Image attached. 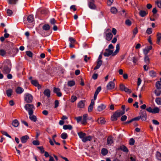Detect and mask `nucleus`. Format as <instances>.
I'll use <instances>...</instances> for the list:
<instances>
[{
    "label": "nucleus",
    "instance_id": "f257e3e1",
    "mask_svg": "<svg viewBox=\"0 0 161 161\" xmlns=\"http://www.w3.org/2000/svg\"><path fill=\"white\" fill-rule=\"evenodd\" d=\"M3 72L5 74L9 73L11 68V63L9 60H7L5 61L3 64Z\"/></svg>",
    "mask_w": 161,
    "mask_h": 161
},
{
    "label": "nucleus",
    "instance_id": "f03ea898",
    "mask_svg": "<svg viewBox=\"0 0 161 161\" xmlns=\"http://www.w3.org/2000/svg\"><path fill=\"white\" fill-rule=\"evenodd\" d=\"M119 49V45L117 44L116 46V50L114 52H113V50L109 49H105V52L103 53V55L105 57H108L110 55H112V56H115L118 53Z\"/></svg>",
    "mask_w": 161,
    "mask_h": 161
},
{
    "label": "nucleus",
    "instance_id": "7ed1b4c3",
    "mask_svg": "<svg viewBox=\"0 0 161 161\" xmlns=\"http://www.w3.org/2000/svg\"><path fill=\"white\" fill-rule=\"evenodd\" d=\"M110 30L109 29H107L105 30L104 35H105V39L108 41H110L113 36L112 33L109 31Z\"/></svg>",
    "mask_w": 161,
    "mask_h": 161
},
{
    "label": "nucleus",
    "instance_id": "20e7f679",
    "mask_svg": "<svg viewBox=\"0 0 161 161\" xmlns=\"http://www.w3.org/2000/svg\"><path fill=\"white\" fill-rule=\"evenodd\" d=\"M34 106L32 104H27L24 107L25 109L28 112L29 114H33Z\"/></svg>",
    "mask_w": 161,
    "mask_h": 161
},
{
    "label": "nucleus",
    "instance_id": "39448f33",
    "mask_svg": "<svg viewBox=\"0 0 161 161\" xmlns=\"http://www.w3.org/2000/svg\"><path fill=\"white\" fill-rule=\"evenodd\" d=\"M24 99L26 102L30 103L32 102L33 97L31 94L27 93L25 94Z\"/></svg>",
    "mask_w": 161,
    "mask_h": 161
},
{
    "label": "nucleus",
    "instance_id": "423d86ee",
    "mask_svg": "<svg viewBox=\"0 0 161 161\" xmlns=\"http://www.w3.org/2000/svg\"><path fill=\"white\" fill-rule=\"evenodd\" d=\"M120 89L122 91H124L126 92L130 93L131 91L127 87H126L123 84H121L119 86Z\"/></svg>",
    "mask_w": 161,
    "mask_h": 161
},
{
    "label": "nucleus",
    "instance_id": "0eeeda50",
    "mask_svg": "<svg viewBox=\"0 0 161 161\" xmlns=\"http://www.w3.org/2000/svg\"><path fill=\"white\" fill-rule=\"evenodd\" d=\"M140 117L142 121H145L147 119V114L145 111H141L140 113Z\"/></svg>",
    "mask_w": 161,
    "mask_h": 161
},
{
    "label": "nucleus",
    "instance_id": "6e6552de",
    "mask_svg": "<svg viewBox=\"0 0 161 161\" xmlns=\"http://www.w3.org/2000/svg\"><path fill=\"white\" fill-rule=\"evenodd\" d=\"M115 86V84L113 81L109 82L107 85L106 88L107 90H110L114 89Z\"/></svg>",
    "mask_w": 161,
    "mask_h": 161
},
{
    "label": "nucleus",
    "instance_id": "1a4fd4ad",
    "mask_svg": "<svg viewBox=\"0 0 161 161\" xmlns=\"http://www.w3.org/2000/svg\"><path fill=\"white\" fill-rule=\"evenodd\" d=\"M120 117L119 114L118 112L117 111L111 117V120L112 121H116L117 120V118Z\"/></svg>",
    "mask_w": 161,
    "mask_h": 161
},
{
    "label": "nucleus",
    "instance_id": "9d476101",
    "mask_svg": "<svg viewBox=\"0 0 161 161\" xmlns=\"http://www.w3.org/2000/svg\"><path fill=\"white\" fill-rule=\"evenodd\" d=\"M31 84L34 86L37 87L38 89L41 88V86L38 83V81L36 80H31Z\"/></svg>",
    "mask_w": 161,
    "mask_h": 161
},
{
    "label": "nucleus",
    "instance_id": "9b49d317",
    "mask_svg": "<svg viewBox=\"0 0 161 161\" xmlns=\"http://www.w3.org/2000/svg\"><path fill=\"white\" fill-rule=\"evenodd\" d=\"M113 142V137L111 136H109L107 138V144L110 146L111 145Z\"/></svg>",
    "mask_w": 161,
    "mask_h": 161
},
{
    "label": "nucleus",
    "instance_id": "f8f14e48",
    "mask_svg": "<svg viewBox=\"0 0 161 161\" xmlns=\"http://www.w3.org/2000/svg\"><path fill=\"white\" fill-rule=\"evenodd\" d=\"M85 101L82 100L80 101L78 103L77 107L79 108H84L85 107Z\"/></svg>",
    "mask_w": 161,
    "mask_h": 161
},
{
    "label": "nucleus",
    "instance_id": "ddd939ff",
    "mask_svg": "<svg viewBox=\"0 0 161 161\" xmlns=\"http://www.w3.org/2000/svg\"><path fill=\"white\" fill-rule=\"evenodd\" d=\"M152 46H150L148 47L143 50V52L145 55H147V53L149 52V51L152 49Z\"/></svg>",
    "mask_w": 161,
    "mask_h": 161
},
{
    "label": "nucleus",
    "instance_id": "4468645a",
    "mask_svg": "<svg viewBox=\"0 0 161 161\" xmlns=\"http://www.w3.org/2000/svg\"><path fill=\"white\" fill-rule=\"evenodd\" d=\"M95 104V102L93 99L91 100V103L88 108V111L89 112H91L93 108V106Z\"/></svg>",
    "mask_w": 161,
    "mask_h": 161
},
{
    "label": "nucleus",
    "instance_id": "2eb2a0df",
    "mask_svg": "<svg viewBox=\"0 0 161 161\" xmlns=\"http://www.w3.org/2000/svg\"><path fill=\"white\" fill-rule=\"evenodd\" d=\"M29 139V137L27 135H25L22 136L21 138V141L22 143H26L28 139Z\"/></svg>",
    "mask_w": 161,
    "mask_h": 161
},
{
    "label": "nucleus",
    "instance_id": "dca6fc26",
    "mask_svg": "<svg viewBox=\"0 0 161 161\" xmlns=\"http://www.w3.org/2000/svg\"><path fill=\"white\" fill-rule=\"evenodd\" d=\"M94 2L91 1V2H89L88 3L89 7L92 9H95L96 8V6L94 4Z\"/></svg>",
    "mask_w": 161,
    "mask_h": 161
},
{
    "label": "nucleus",
    "instance_id": "f3484780",
    "mask_svg": "<svg viewBox=\"0 0 161 161\" xmlns=\"http://www.w3.org/2000/svg\"><path fill=\"white\" fill-rule=\"evenodd\" d=\"M147 14V12L143 10H140L139 12L140 16L142 17H145Z\"/></svg>",
    "mask_w": 161,
    "mask_h": 161
},
{
    "label": "nucleus",
    "instance_id": "a211bd4d",
    "mask_svg": "<svg viewBox=\"0 0 161 161\" xmlns=\"http://www.w3.org/2000/svg\"><path fill=\"white\" fill-rule=\"evenodd\" d=\"M42 28L44 30L48 31L50 29L51 27L49 24H45L43 25Z\"/></svg>",
    "mask_w": 161,
    "mask_h": 161
},
{
    "label": "nucleus",
    "instance_id": "6ab92c4d",
    "mask_svg": "<svg viewBox=\"0 0 161 161\" xmlns=\"http://www.w3.org/2000/svg\"><path fill=\"white\" fill-rule=\"evenodd\" d=\"M88 115L87 114H84L83 116V119L82 122L83 124H85L87 123V119Z\"/></svg>",
    "mask_w": 161,
    "mask_h": 161
},
{
    "label": "nucleus",
    "instance_id": "aec40b11",
    "mask_svg": "<svg viewBox=\"0 0 161 161\" xmlns=\"http://www.w3.org/2000/svg\"><path fill=\"white\" fill-rule=\"evenodd\" d=\"M29 118L32 121L35 122L36 121L37 118L35 116L33 115V114H29Z\"/></svg>",
    "mask_w": 161,
    "mask_h": 161
},
{
    "label": "nucleus",
    "instance_id": "412c9836",
    "mask_svg": "<svg viewBox=\"0 0 161 161\" xmlns=\"http://www.w3.org/2000/svg\"><path fill=\"white\" fill-rule=\"evenodd\" d=\"M106 108V106L103 104H101L97 107V110L98 111H101Z\"/></svg>",
    "mask_w": 161,
    "mask_h": 161
},
{
    "label": "nucleus",
    "instance_id": "4be33fe9",
    "mask_svg": "<svg viewBox=\"0 0 161 161\" xmlns=\"http://www.w3.org/2000/svg\"><path fill=\"white\" fill-rule=\"evenodd\" d=\"M149 75L151 77L153 78L156 76L157 73L154 70H152L149 71Z\"/></svg>",
    "mask_w": 161,
    "mask_h": 161
},
{
    "label": "nucleus",
    "instance_id": "5701e85b",
    "mask_svg": "<svg viewBox=\"0 0 161 161\" xmlns=\"http://www.w3.org/2000/svg\"><path fill=\"white\" fill-rule=\"evenodd\" d=\"M43 93L44 95L47 96V97H50V92L49 89H46L44 90Z\"/></svg>",
    "mask_w": 161,
    "mask_h": 161
},
{
    "label": "nucleus",
    "instance_id": "b1692460",
    "mask_svg": "<svg viewBox=\"0 0 161 161\" xmlns=\"http://www.w3.org/2000/svg\"><path fill=\"white\" fill-rule=\"evenodd\" d=\"M16 92L18 94H21L24 92V89L22 87H18L16 89Z\"/></svg>",
    "mask_w": 161,
    "mask_h": 161
},
{
    "label": "nucleus",
    "instance_id": "393cba45",
    "mask_svg": "<svg viewBox=\"0 0 161 161\" xmlns=\"http://www.w3.org/2000/svg\"><path fill=\"white\" fill-rule=\"evenodd\" d=\"M102 63V61H97V64L96 66L94 68V70H96L98 69Z\"/></svg>",
    "mask_w": 161,
    "mask_h": 161
},
{
    "label": "nucleus",
    "instance_id": "a878e982",
    "mask_svg": "<svg viewBox=\"0 0 161 161\" xmlns=\"http://www.w3.org/2000/svg\"><path fill=\"white\" fill-rule=\"evenodd\" d=\"M92 139V137L91 136L85 137L82 139V141L84 142H85L87 141H91Z\"/></svg>",
    "mask_w": 161,
    "mask_h": 161
},
{
    "label": "nucleus",
    "instance_id": "bb28decb",
    "mask_svg": "<svg viewBox=\"0 0 161 161\" xmlns=\"http://www.w3.org/2000/svg\"><path fill=\"white\" fill-rule=\"evenodd\" d=\"M78 135L79 137L81 139V140L84 138L86 135V133H83L82 132H79L78 133Z\"/></svg>",
    "mask_w": 161,
    "mask_h": 161
},
{
    "label": "nucleus",
    "instance_id": "cd10ccee",
    "mask_svg": "<svg viewBox=\"0 0 161 161\" xmlns=\"http://www.w3.org/2000/svg\"><path fill=\"white\" fill-rule=\"evenodd\" d=\"M12 125L14 127H17L19 125V122L17 120L14 119L12 123Z\"/></svg>",
    "mask_w": 161,
    "mask_h": 161
},
{
    "label": "nucleus",
    "instance_id": "c85d7f7f",
    "mask_svg": "<svg viewBox=\"0 0 161 161\" xmlns=\"http://www.w3.org/2000/svg\"><path fill=\"white\" fill-rule=\"evenodd\" d=\"M63 128L64 130H71L72 128V127L71 125H63Z\"/></svg>",
    "mask_w": 161,
    "mask_h": 161
},
{
    "label": "nucleus",
    "instance_id": "c756f323",
    "mask_svg": "<svg viewBox=\"0 0 161 161\" xmlns=\"http://www.w3.org/2000/svg\"><path fill=\"white\" fill-rule=\"evenodd\" d=\"M120 149L124 152H128L127 148L124 145L120 146Z\"/></svg>",
    "mask_w": 161,
    "mask_h": 161
},
{
    "label": "nucleus",
    "instance_id": "7c9ffc66",
    "mask_svg": "<svg viewBox=\"0 0 161 161\" xmlns=\"http://www.w3.org/2000/svg\"><path fill=\"white\" fill-rule=\"evenodd\" d=\"M144 60L145 63L147 64H148L150 63L149 58L147 55H145L144 58Z\"/></svg>",
    "mask_w": 161,
    "mask_h": 161
},
{
    "label": "nucleus",
    "instance_id": "2f4dec72",
    "mask_svg": "<svg viewBox=\"0 0 161 161\" xmlns=\"http://www.w3.org/2000/svg\"><path fill=\"white\" fill-rule=\"evenodd\" d=\"M156 87L157 89H161V81H158L156 82Z\"/></svg>",
    "mask_w": 161,
    "mask_h": 161
},
{
    "label": "nucleus",
    "instance_id": "473e14b6",
    "mask_svg": "<svg viewBox=\"0 0 161 161\" xmlns=\"http://www.w3.org/2000/svg\"><path fill=\"white\" fill-rule=\"evenodd\" d=\"M108 153V150L105 148H103L101 150V153L103 156L106 155Z\"/></svg>",
    "mask_w": 161,
    "mask_h": 161
},
{
    "label": "nucleus",
    "instance_id": "72a5a7b5",
    "mask_svg": "<svg viewBox=\"0 0 161 161\" xmlns=\"http://www.w3.org/2000/svg\"><path fill=\"white\" fill-rule=\"evenodd\" d=\"M75 85V82L73 80H70L68 82V85L69 86H72Z\"/></svg>",
    "mask_w": 161,
    "mask_h": 161
},
{
    "label": "nucleus",
    "instance_id": "f704fd0d",
    "mask_svg": "<svg viewBox=\"0 0 161 161\" xmlns=\"http://www.w3.org/2000/svg\"><path fill=\"white\" fill-rule=\"evenodd\" d=\"M12 92L13 91L12 89H9L8 90L6 91V94L7 96L8 97L11 96Z\"/></svg>",
    "mask_w": 161,
    "mask_h": 161
},
{
    "label": "nucleus",
    "instance_id": "c9c22d12",
    "mask_svg": "<svg viewBox=\"0 0 161 161\" xmlns=\"http://www.w3.org/2000/svg\"><path fill=\"white\" fill-rule=\"evenodd\" d=\"M159 112V109L158 107H155L154 108L153 110V114H156L158 113Z\"/></svg>",
    "mask_w": 161,
    "mask_h": 161
},
{
    "label": "nucleus",
    "instance_id": "e433bc0d",
    "mask_svg": "<svg viewBox=\"0 0 161 161\" xmlns=\"http://www.w3.org/2000/svg\"><path fill=\"white\" fill-rule=\"evenodd\" d=\"M155 4L157 5L158 7L161 8V0H157L155 1Z\"/></svg>",
    "mask_w": 161,
    "mask_h": 161
},
{
    "label": "nucleus",
    "instance_id": "4c0bfd02",
    "mask_svg": "<svg viewBox=\"0 0 161 161\" xmlns=\"http://www.w3.org/2000/svg\"><path fill=\"white\" fill-rule=\"evenodd\" d=\"M18 0H8V3L9 4H15L16 3Z\"/></svg>",
    "mask_w": 161,
    "mask_h": 161
},
{
    "label": "nucleus",
    "instance_id": "58836bf2",
    "mask_svg": "<svg viewBox=\"0 0 161 161\" xmlns=\"http://www.w3.org/2000/svg\"><path fill=\"white\" fill-rule=\"evenodd\" d=\"M156 156L158 159L161 161V153L160 152H157Z\"/></svg>",
    "mask_w": 161,
    "mask_h": 161
},
{
    "label": "nucleus",
    "instance_id": "ea45409f",
    "mask_svg": "<svg viewBox=\"0 0 161 161\" xmlns=\"http://www.w3.org/2000/svg\"><path fill=\"white\" fill-rule=\"evenodd\" d=\"M98 122L99 124H104L105 123V120L103 118H100L98 120Z\"/></svg>",
    "mask_w": 161,
    "mask_h": 161
},
{
    "label": "nucleus",
    "instance_id": "a19ab883",
    "mask_svg": "<svg viewBox=\"0 0 161 161\" xmlns=\"http://www.w3.org/2000/svg\"><path fill=\"white\" fill-rule=\"evenodd\" d=\"M155 102L158 105H161V98L159 97L156 98Z\"/></svg>",
    "mask_w": 161,
    "mask_h": 161
},
{
    "label": "nucleus",
    "instance_id": "79ce46f5",
    "mask_svg": "<svg viewBox=\"0 0 161 161\" xmlns=\"http://www.w3.org/2000/svg\"><path fill=\"white\" fill-rule=\"evenodd\" d=\"M117 9L114 7H112L111 9V12L113 14H116L117 12Z\"/></svg>",
    "mask_w": 161,
    "mask_h": 161
},
{
    "label": "nucleus",
    "instance_id": "37998d69",
    "mask_svg": "<svg viewBox=\"0 0 161 161\" xmlns=\"http://www.w3.org/2000/svg\"><path fill=\"white\" fill-rule=\"evenodd\" d=\"M61 137L63 139H65L67 137V135L66 133L64 132L61 134Z\"/></svg>",
    "mask_w": 161,
    "mask_h": 161
},
{
    "label": "nucleus",
    "instance_id": "c03bdc74",
    "mask_svg": "<svg viewBox=\"0 0 161 161\" xmlns=\"http://www.w3.org/2000/svg\"><path fill=\"white\" fill-rule=\"evenodd\" d=\"M7 14L8 16H10L12 14L13 12L11 10L9 9H7Z\"/></svg>",
    "mask_w": 161,
    "mask_h": 161
},
{
    "label": "nucleus",
    "instance_id": "a18cd8bd",
    "mask_svg": "<svg viewBox=\"0 0 161 161\" xmlns=\"http://www.w3.org/2000/svg\"><path fill=\"white\" fill-rule=\"evenodd\" d=\"M155 93L157 96H159L161 93V91L159 90H156L155 91Z\"/></svg>",
    "mask_w": 161,
    "mask_h": 161
},
{
    "label": "nucleus",
    "instance_id": "49530a36",
    "mask_svg": "<svg viewBox=\"0 0 161 161\" xmlns=\"http://www.w3.org/2000/svg\"><path fill=\"white\" fill-rule=\"evenodd\" d=\"M138 31L137 28H135L133 31V33L134 36V37H135V36L138 33Z\"/></svg>",
    "mask_w": 161,
    "mask_h": 161
},
{
    "label": "nucleus",
    "instance_id": "de8ad7c7",
    "mask_svg": "<svg viewBox=\"0 0 161 161\" xmlns=\"http://www.w3.org/2000/svg\"><path fill=\"white\" fill-rule=\"evenodd\" d=\"M1 132L3 135H5L10 138H11V136L9 135L6 132L4 131H1Z\"/></svg>",
    "mask_w": 161,
    "mask_h": 161
},
{
    "label": "nucleus",
    "instance_id": "09e8293b",
    "mask_svg": "<svg viewBox=\"0 0 161 161\" xmlns=\"http://www.w3.org/2000/svg\"><path fill=\"white\" fill-rule=\"evenodd\" d=\"M77 100V97L75 96H72L71 98V101L72 103L74 102Z\"/></svg>",
    "mask_w": 161,
    "mask_h": 161
},
{
    "label": "nucleus",
    "instance_id": "8fccbe9b",
    "mask_svg": "<svg viewBox=\"0 0 161 161\" xmlns=\"http://www.w3.org/2000/svg\"><path fill=\"white\" fill-rule=\"evenodd\" d=\"M129 144L130 145H133L135 143V140H134L132 138H131L129 140Z\"/></svg>",
    "mask_w": 161,
    "mask_h": 161
},
{
    "label": "nucleus",
    "instance_id": "3c124183",
    "mask_svg": "<svg viewBox=\"0 0 161 161\" xmlns=\"http://www.w3.org/2000/svg\"><path fill=\"white\" fill-rule=\"evenodd\" d=\"M101 89V86H99L97 87V90H96L95 94L98 95L99 92L100 91Z\"/></svg>",
    "mask_w": 161,
    "mask_h": 161
},
{
    "label": "nucleus",
    "instance_id": "603ef678",
    "mask_svg": "<svg viewBox=\"0 0 161 161\" xmlns=\"http://www.w3.org/2000/svg\"><path fill=\"white\" fill-rule=\"evenodd\" d=\"M152 32V28H148L147 29V30L146 31V33L148 34H151Z\"/></svg>",
    "mask_w": 161,
    "mask_h": 161
},
{
    "label": "nucleus",
    "instance_id": "864d4df0",
    "mask_svg": "<svg viewBox=\"0 0 161 161\" xmlns=\"http://www.w3.org/2000/svg\"><path fill=\"white\" fill-rule=\"evenodd\" d=\"M6 54V52L3 49L0 50V54L3 56H4Z\"/></svg>",
    "mask_w": 161,
    "mask_h": 161
},
{
    "label": "nucleus",
    "instance_id": "5fc2aeb1",
    "mask_svg": "<svg viewBox=\"0 0 161 161\" xmlns=\"http://www.w3.org/2000/svg\"><path fill=\"white\" fill-rule=\"evenodd\" d=\"M27 20H33L34 19V16L32 14L30 15L27 18Z\"/></svg>",
    "mask_w": 161,
    "mask_h": 161
},
{
    "label": "nucleus",
    "instance_id": "6e6d98bb",
    "mask_svg": "<svg viewBox=\"0 0 161 161\" xmlns=\"http://www.w3.org/2000/svg\"><path fill=\"white\" fill-rule=\"evenodd\" d=\"M26 53L27 55L30 57H32V53L30 51H26Z\"/></svg>",
    "mask_w": 161,
    "mask_h": 161
},
{
    "label": "nucleus",
    "instance_id": "4d7b16f0",
    "mask_svg": "<svg viewBox=\"0 0 161 161\" xmlns=\"http://www.w3.org/2000/svg\"><path fill=\"white\" fill-rule=\"evenodd\" d=\"M60 91V89L54 87L53 89V92L56 94Z\"/></svg>",
    "mask_w": 161,
    "mask_h": 161
},
{
    "label": "nucleus",
    "instance_id": "13d9d810",
    "mask_svg": "<svg viewBox=\"0 0 161 161\" xmlns=\"http://www.w3.org/2000/svg\"><path fill=\"white\" fill-rule=\"evenodd\" d=\"M32 144L34 145H39V142L37 140L33 141L32 142Z\"/></svg>",
    "mask_w": 161,
    "mask_h": 161
},
{
    "label": "nucleus",
    "instance_id": "bf43d9fd",
    "mask_svg": "<svg viewBox=\"0 0 161 161\" xmlns=\"http://www.w3.org/2000/svg\"><path fill=\"white\" fill-rule=\"evenodd\" d=\"M48 11L47 9H43L41 11L42 14H47L48 13Z\"/></svg>",
    "mask_w": 161,
    "mask_h": 161
},
{
    "label": "nucleus",
    "instance_id": "052dcab7",
    "mask_svg": "<svg viewBox=\"0 0 161 161\" xmlns=\"http://www.w3.org/2000/svg\"><path fill=\"white\" fill-rule=\"evenodd\" d=\"M59 104V103L58 101L57 100H55L54 102V108H56L58 107Z\"/></svg>",
    "mask_w": 161,
    "mask_h": 161
},
{
    "label": "nucleus",
    "instance_id": "680f3d73",
    "mask_svg": "<svg viewBox=\"0 0 161 161\" xmlns=\"http://www.w3.org/2000/svg\"><path fill=\"white\" fill-rule=\"evenodd\" d=\"M75 119L76 120L77 122L79 123L80 121L81 120L82 117L79 116L75 118Z\"/></svg>",
    "mask_w": 161,
    "mask_h": 161
},
{
    "label": "nucleus",
    "instance_id": "e2e57ef3",
    "mask_svg": "<svg viewBox=\"0 0 161 161\" xmlns=\"http://www.w3.org/2000/svg\"><path fill=\"white\" fill-rule=\"evenodd\" d=\"M69 40L70 42V43H74L75 42V40L72 37H70L69 38Z\"/></svg>",
    "mask_w": 161,
    "mask_h": 161
},
{
    "label": "nucleus",
    "instance_id": "0e129e2a",
    "mask_svg": "<svg viewBox=\"0 0 161 161\" xmlns=\"http://www.w3.org/2000/svg\"><path fill=\"white\" fill-rule=\"evenodd\" d=\"M84 60L86 62H87L88 60L90 59V57H88L87 55H85L84 56Z\"/></svg>",
    "mask_w": 161,
    "mask_h": 161
},
{
    "label": "nucleus",
    "instance_id": "69168bd1",
    "mask_svg": "<svg viewBox=\"0 0 161 161\" xmlns=\"http://www.w3.org/2000/svg\"><path fill=\"white\" fill-rule=\"evenodd\" d=\"M153 123L156 125H159V122L156 120L153 119L152 120Z\"/></svg>",
    "mask_w": 161,
    "mask_h": 161
},
{
    "label": "nucleus",
    "instance_id": "338daca9",
    "mask_svg": "<svg viewBox=\"0 0 161 161\" xmlns=\"http://www.w3.org/2000/svg\"><path fill=\"white\" fill-rule=\"evenodd\" d=\"M98 76V75L97 74H94L92 76V78L94 80H96Z\"/></svg>",
    "mask_w": 161,
    "mask_h": 161
},
{
    "label": "nucleus",
    "instance_id": "774afa93",
    "mask_svg": "<svg viewBox=\"0 0 161 161\" xmlns=\"http://www.w3.org/2000/svg\"><path fill=\"white\" fill-rule=\"evenodd\" d=\"M146 110L150 113H153V109L151 107H149L146 108Z\"/></svg>",
    "mask_w": 161,
    "mask_h": 161
}]
</instances>
